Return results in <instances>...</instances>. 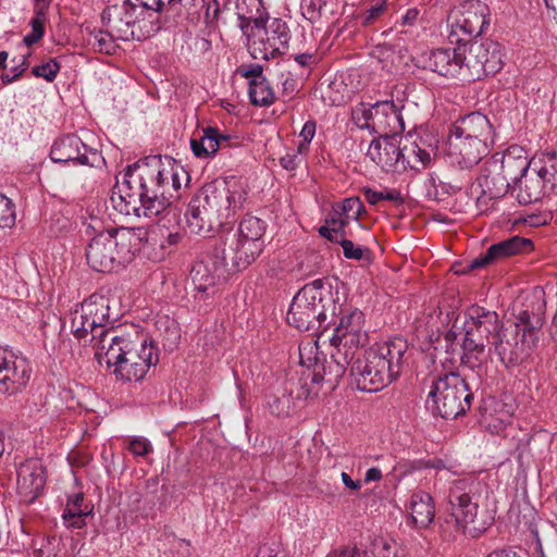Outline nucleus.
<instances>
[{
	"label": "nucleus",
	"mask_w": 557,
	"mask_h": 557,
	"mask_svg": "<svg viewBox=\"0 0 557 557\" xmlns=\"http://www.w3.org/2000/svg\"><path fill=\"white\" fill-rule=\"evenodd\" d=\"M292 396L286 393H283L281 396H272L268 400L271 413L277 417L288 416L292 410Z\"/></svg>",
	"instance_id": "nucleus-41"
},
{
	"label": "nucleus",
	"mask_w": 557,
	"mask_h": 557,
	"mask_svg": "<svg viewBox=\"0 0 557 557\" xmlns=\"http://www.w3.org/2000/svg\"><path fill=\"white\" fill-rule=\"evenodd\" d=\"M315 134V122L314 121H307L305 125L302 126V129L300 132V137L302 138L306 144H309Z\"/></svg>",
	"instance_id": "nucleus-62"
},
{
	"label": "nucleus",
	"mask_w": 557,
	"mask_h": 557,
	"mask_svg": "<svg viewBox=\"0 0 557 557\" xmlns=\"http://www.w3.org/2000/svg\"><path fill=\"white\" fill-rule=\"evenodd\" d=\"M400 141L401 138L395 135L380 136L371 141L367 157L385 172H403Z\"/></svg>",
	"instance_id": "nucleus-23"
},
{
	"label": "nucleus",
	"mask_w": 557,
	"mask_h": 557,
	"mask_svg": "<svg viewBox=\"0 0 557 557\" xmlns=\"http://www.w3.org/2000/svg\"><path fill=\"white\" fill-rule=\"evenodd\" d=\"M433 156H435L434 146L428 144L423 138L417 137V149L413 156L416 162H412V170L420 171L425 169L431 163Z\"/></svg>",
	"instance_id": "nucleus-40"
},
{
	"label": "nucleus",
	"mask_w": 557,
	"mask_h": 557,
	"mask_svg": "<svg viewBox=\"0 0 557 557\" xmlns=\"http://www.w3.org/2000/svg\"><path fill=\"white\" fill-rule=\"evenodd\" d=\"M387 11L384 1H376L368 10H366L360 16L359 21L362 26L372 25L377 18L384 15Z\"/></svg>",
	"instance_id": "nucleus-44"
},
{
	"label": "nucleus",
	"mask_w": 557,
	"mask_h": 557,
	"mask_svg": "<svg viewBox=\"0 0 557 557\" xmlns=\"http://www.w3.org/2000/svg\"><path fill=\"white\" fill-rule=\"evenodd\" d=\"M166 0H125L123 11L132 13L134 25H146L149 29V37L160 29L157 14L161 12Z\"/></svg>",
	"instance_id": "nucleus-28"
},
{
	"label": "nucleus",
	"mask_w": 557,
	"mask_h": 557,
	"mask_svg": "<svg viewBox=\"0 0 557 557\" xmlns=\"http://www.w3.org/2000/svg\"><path fill=\"white\" fill-rule=\"evenodd\" d=\"M490 25V9L480 0H465L447 16V38L450 44L470 42Z\"/></svg>",
	"instance_id": "nucleus-13"
},
{
	"label": "nucleus",
	"mask_w": 557,
	"mask_h": 557,
	"mask_svg": "<svg viewBox=\"0 0 557 557\" xmlns=\"http://www.w3.org/2000/svg\"><path fill=\"white\" fill-rule=\"evenodd\" d=\"M339 245L342 246L343 253L347 259L362 260L364 252L367 251L360 246H355L351 240L344 237V234L341 235Z\"/></svg>",
	"instance_id": "nucleus-49"
},
{
	"label": "nucleus",
	"mask_w": 557,
	"mask_h": 557,
	"mask_svg": "<svg viewBox=\"0 0 557 557\" xmlns=\"http://www.w3.org/2000/svg\"><path fill=\"white\" fill-rule=\"evenodd\" d=\"M115 320L116 318L110 313L109 299L91 295L73 312L71 330L77 339L86 338L90 333L95 352H99L100 346L108 345L110 338L116 335Z\"/></svg>",
	"instance_id": "nucleus-8"
},
{
	"label": "nucleus",
	"mask_w": 557,
	"mask_h": 557,
	"mask_svg": "<svg viewBox=\"0 0 557 557\" xmlns=\"http://www.w3.org/2000/svg\"><path fill=\"white\" fill-rule=\"evenodd\" d=\"M410 517L417 528H428L434 520L435 509L430 494L418 491L410 498Z\"/></svg>",
	"instance_id": "nucleus-34"
},
{
	"label": "nucleus",
	"mask_w": 557,
	"mask_h": 557,
	"mask_svg": "<svg viewBox=\"0 0 557 557\" xmlns=\"http://www.w3.org/2000/svg\"><path fill=\"white\" fill-rule=\"evenodd\" d=\"M504 325L496 311L480 306L470 307L462 319L461 364L479 372L488 355L485 342L493 338Z\"/></svg>",
	"instance_id": "nucleus-6"
},
{
	"label": "nucleus",
	"mask_w": 557,
	"mask_h": 557,
	"mask_svg": "<svg viewBox=\"0 0 557 557\" xmlns=\"http://www.w3.org/2000/svg\"><path fill=\"white\" fill-rule=\"evenodd\" d=\"M408 343L395 337L364 351L354 359L350 375L359 391L374 393L392 383L408 360Z\"/></svg>",
	"instance_id": "nucleus-4"
},
{
	"label": "nucleus",
	"mask_w": 557,
	"mask_h": 557,
	"mask_svg": "<svg viewBox=\"0 0 557 557\" xmlns=\"http://www.w3.org/2000/svg\"><path fill=\"white\" fill-rule=\"evenodd\" d=\"M95 42L92 46L99 51L107 54H111L115 51L116 45L114 42L112 34L103 30H99L94 36Z\"/></svg>",
	"instance_id": "nucleus-45"
},
{
	"label": "nucleus",
	"mask_w": 557,
	"mask_h": 557,
	"mask_svg": "<svg viewBox=\"0 0 557 557\" xmlns=\"http://www.w3.org/2000/svg\"><path fill=\"white\" fill-rule=\"evenodd\" d=\"M255 557H288V555L276 544H263L258 548Z\"/></svg>",
	"instance_id": "nucleus-54"
},
{
	"label": "nucleus",
	"mask_w": 557,
	"mask_h": 557,
	"mask_svg": "<svg viewBox=\"0 0 557 557\" xmlns=\"http://www.w3.org/2000/svg\"><path fill=\"white\" fill-rule=\"evenodd\" d=\"M128 450L135 457H145L152 450V446L147 438L135 436L128 441Z\"/></svg>",
	"instance_id": "nucleus-47"
},
{
	"label": "nucleus",
	"mask_w": 557,
	"mask_h": 557,
	"mask_svg": "<svg viewBox=\"0 0 557 557\" xmlns=\"http://www.w3.org/2000/svg\"><path fill=\"white\" fill-rule=\"evenodd\" d=\"M546 313L545 290L536 286L522 293L513 302L511 315L495 334L488 349L508 370L529 358L543 334Z\"/></svg>",
	"instance_id": "nucleus-2"
},
{
	"label": "nucleus",
	"mask_w": 557,
	"mask_h": 557,
	"mask_svg": "<svg viewBox=\"0 0 557 557\" xmlns=\"http://www.w3.org/2000/svg\"><path fill=\"white\" fill-rule=\"evenodd\" d=\"M249 33L250 36L257 37L253 41L255 51L258 50L265 60L283 54L290 39L288 26L281 18H273L270 22L263 18V26L253 27Z\"/></svg>",
	"instance_id": "nucleus-17"
},
{
	"label": "nucleus",
	"mask_w": 557,
	"mask_h": 557,
	"mask_svg": "<svg viewBox=\"0 0 557 557\" xmlns=\"http://www.w3.org/2000/svg\"><path fill=\"white\" fill-rule=\"evenodd\" d=\"M355 358V356L347 354V350L343 351L341 348H333L330 360H326L324 357L323 360L320 357H315L311 384L318 385L321 382H325L330 385V389H334L346 373L347 368H351Z\"/></svg>",
	"instance_id": "nucleus-22"
},
{
	"label": "nucleus",
	"mask_w": 557,
	"mask_h": 557,
	"mask_svg": "<svg viewBox=\"0 0 557 557\" xmlns=\"http://www.w3.org/2000/svg\"><path fill=\"white\" fill-rule=\"evenodd\" d=\"M240 271L231 267V261L224 256L223 250L214 246L207 261L194 264L190 278L195 290L209 295L214 293L218 283L227 281L231 274Z\"/></svg>",
	"instance_id": "nucleus-15"
},
{
	"label": "nucleus",
	"mask_w": 557,
	"mask_h": 557,
	"mask_svg": "<svg viewBox=\"0 0 557 557\" xmlns=\"http://www.w3.org/2000/svg\"><path fill=\"white\" fill-rule=\"evenodd\" d=\"M532 249L533 243L531 239L521 236H512L491 245L486 251L474 258L468 268L469 270L482 269L500 262L511 256L529 252Z\"/></svg>",
	"instance_id": "nucleus-24"
},
{
	"label": "nucleus",
	"mask_w": 557,
	"mask_h": 557,
	"mask_svg": "<svg viewBox=\"0 0 557 557\" xmlns=\"http://www.w3.org/2000/svg\"><path fill=\"white\" fill-rule=\"evenodd\" d=\"M323 5L322 0H302V14L307 20L314 22L320 18Z\"/></svg>",
	"instance_id": "nucleus-48"
},
{
	"label": "nucleus",
	"mask_w": 557,
	"mask_h": 557,
	"mask_svg": "<svg viewBox=\"0 0 557 557\" xmlns=\"http://www.w3.org/2000/svg\"><path fill=\"white\" fill-rule=\"evenodd\" d=\"M465 81L480 79L483 75H494L503 67L502 48L493 40H471L461 44Z\"/></svg>",
	"instance_id": "nucleus-14"
},
{
	"label": "nucleus",
	"mask_w": 557,
	"mask_h": 557,
	"mask_svg": "<svg viewBox=\"0 0 557 557\" xmlns=\"http://www.w3.org/2000/svg\"><path fill=\"white\" fill-rule=\"evenodd\" d=\"M49 156L54 163L92 166L98 158V152L85 145L77 135L67 134L53 141Z\"/></svg>",
	"instance_id": "nucleus-19"
},
{
	"label": "nucleus",
	"mask_w": 557,
	"mask_h": 557,
	"mask_svg": "<svg viewBox=\"0 0 557 557\" xmlns=\"http://www.w3.org/2000/svg\"><path fill=\"white\" fill-rule=\"evenodd\" d=\"M454 45L456 47L453 50L449 48L432 50L425 59L424 67L445 77L465 81L462 62V50H465V47L461 44Z\"/></svg>",
	"instance_id": "nucleus-25"
},
{
	"label": "nucleus",
	"mask_w": 557,
	"mask_h": 557,
	"mask_svg": "<svg viewBox=\"0 0 557 557\" xmlns=\"http://www.w3.org/2000/svg\"><path fill=\"white\" fill-rule=\"evenodd\" d=\"M326 557H374L372 553L367 550H361L357 547H346L341 550H334L330 553Z\"/></svg>",
	"instance_id": "nucleus-56"
},
{
	"label": "nucleus",
	"mask_w": 557,
	"mask_h": 557,
	"mask_svg": "<svg viewBox=\"0 0 557 557\" xmlns=\"http://www.w3.org/2000/svg\"><path fill=\"white\" fill-rule=\"evenodd\" d=\"M330 338L333 348L347 350V354L357 356L360 349L368 344V334L363 330L364 315L362 311L355 309L341 315L338 323Z\"/></svg>",
	"instance_id": "nucleus-16"
},
{
	"label": "nucleus",
	"mask_w": 557,
	"mask_h": 557,
	"mask_svg": "<svg viewBox=\"0 0 557 557\" xmlns=\"http://www.w3.org/2000/svg\"><path fill=\"white\" fill-rule=\"evenodd\" d=\"M468 139L480 140L487 146L494 143V132L486 115L473 112L458 120L450 131Z\"/></svg>",
	"instance_id": "nucleus-29"
},
{
	"label": "nucleus",
	"mask_w": 557,
	"mask_h": 557,
	"mask_svg": "<svg viewBox=\"0 0 557 557\" xmlns=\"http://www.w3.org/2000/svg\"><path fill=\"white\" fill-rule=\"evenodd\" d=\"M84 225L86 233L92 236L85 251L87 263L103 273L119 271L132 262L147 235L143 228L104 230L102 221L95 216H89V222L85 221Z\"/></svg>",
	"instance_id": "nucleus-3"
},
{
	"label": "nucleus",
	"mask_w": 557,
	"mask_h": 557,
	"mask_svg": "<svg viewBox=\"0 0 557 557\" xmlns=\"http://www.w3.org/2000/svg\"><path fill=\"white\" fill-rule=\"evenodd\" d=\"M46 484V472L37 460L22 463L17 470V492L21 499L32 504L42 493Z\"/></svg>",
	"instance_id": "nucleus-26"
},
{
	"label": "nucleus",
	"mask_w": 557,
	"mask_h": 557,
	"mask_svg": "<svg viewBox=\"0 0 557 557\" xmlns=\"http://www.w3.org/2000/svg\"><path fill=\"white\" fill-rule=\"evenodd\" d=\"M236 15L239 21L242 32L250 36L253 27L263 26L262 2L261 0H235Z\"/></svg>",
	"instance_id": "nucleus-33"
},
{
	"label": "nucleus",
	"mask_w": 557,
	"mask_h": 557,
	"mask_svg": "<svg viewBox=\"0 0 557 557\" xmlns=\"http://www.w3.org/2000/svg\"><path fill=\"white\" fill-rule=\"evenodd\" d=\"M248 94L253 106L269 107L275 101V92L267 78L250 81Z\"/></svg>",
	"instance_id": "nucleus-36"
},
{
	"label": "nucleus",
	"mask_w": 557,
	"mask_h": 557,
	"mask_svg": "<svg viewBox=\"0 0 557 557\" xmlns=\"http://www.w3.org/2000/svg\"><path fill=\"white\" fill-rule=\"evenodd\" d=\"M183 239V235L180 233V232H175V233H169L168 236L165 237L164 242H162L161 246L164 248L166 246L171 247V246H176L177 244H180Z\"/></svg>",
	"instance_id": "nucleus-64"
},
{
	"label": "nucleus",
	"mask_w": 557,
	"mask_h": 557,
	"mask_svg": "<svg viewBox=\"0 0 557 557\" xmlns=\"http://www.w3.org/2000/svg\"><path fill=\"white\" fill-rule=\"evenodd\" d=\"M91 511H84L82 513H71L70 511H63L62 518L69 528L82 529L86 524V518Z\"/></svg>",
	"instance_id": "nucleus-51"
},
{
	"label": "nucleus",
	"mask_w": 557,
	"mask_h": 557,
	"mask_svg": "<svg viewBox=\"0 0 557 557\" xmlns=\"http://www.w3.org/2000/svg\"><path fill=\"white\" fill-rule=\"evenodd\" d=\"M187 225L191 233L208 236L210 232L222 224L215 215L210 213L209 209L203 207L193 198L186 212Z\"/></svg>",
	"instance_id": "nucleus-31"
},
{
	"label": "nucleus",
	"mask_w": 557,
	"mask_h": 557,
	"mask_svg": "<svg viewBox=\"0 0 557 557\" xmlns=\"http://www.w3.org/2000/svg\"><path fill=\"white\" fill-rule=\"evenodd\" d=\"M406 141L409 144L400 146V151L404 157H401L403 165H405V170L408 168L412 169V162H416L413 156L416 154L417 149V137L413 136L406 137Z\"/></svg>",
	"instance_id": "nucleus-50"
},
{
	"label": "nucleus",
	"mask_w": 557,
	"mask_h": 557,
	"mask_svg": "<svg viewBox=\"0 0 557 557\" xmlns=\"http://www.w3.org/2000/svg\"><path fill=\"white\" fill-rule=\"evenodd\" d=\"M95 357L99 363L104 362L109 369L113 368L112 373L116 380L123 382L143 380L150 367L159 361L157 348L152 343H136L119 335H113L108 345H101Z\"/></svg>",
	"instance_id": "nucleus-5"
},
{
	"label": "nucleus",
	"mask_w": 557,
	"mask_h": 557,
	"mask_svg": "<svg viewBox=\"0 0 557 557\" xmlns=\"http://www.w3.org/2000/svg\"><path fill=\"white\" fill-rule=\"evenodd\" d=\"M317 343H307L299 346L300 363L307 368L314 369L315 357H319Z\"/></svg>",
	"instance_id": "nucleus-46"
},
{
	"label": "nucleus",
	"mask_w": 557,
	"mask_h": 557,
	"mask_svg": "<svg viewBox=\"0 0 557 557\" xmlns=\"http://www.w3.org/2000/svg\"><path fill=\"white\" fill-rule=\"evenodd\" d=\"M490 147L480 140L468 139L450 132L447 140L446 158L454 166L470 169L487 156Z\"/></svg>",
	"instance_id": "nucleus-20"
},
{
	"label": "nucleus",
	"mask_w": 557,
	"mask_h": 557,
	"mask_svg": "<svg viewBox=\"0 0 557 557\" xmlns=\"http://www.w3.org/2000/svg\"><path fill=\"white\" fill-rule=\"evenodd\" d=\"M32 369L25 359L16 358L0 347V393L15 394L29 382Z\"/></svg>",
	"instance_id": "nucleus-21"
},
{
	"label": "nucleus",
	"mask_w": 557,
	"mask_h": 557,
	"mask_svg": "<svg viewBox=\"0 0 557 557\" xmlns=\"http://www.w3.org/2000/svg\"><path fill=\"white\" fill-rule=\"evenodd\" d=\"M134 18L132 13H125L123 11L119 18L112 21L111 29L115 33L116 39L140 41L149 38V29H146L147 26L134 25Z\"/></svg>",
	"instance_id": "nucleus-35"
},
{
	"label": "nucleus",
	"mask_w": 557,
	"mask_h": 557,
	"mask_svg": "<svg viewBox=\"0 0 557 557\" xmlns=\"http://www.w3.org/2000/svg\"><path fill=\"white\" fill-rule=\"evenodd\" d=\"M265 231V221L255 215H246L239 222L237 231L226 235L215 247L223 250L233 269L243 271L263 251Z\"/></svg>",
	"instance_id": "nucleus-9"
},
{
	"label": "nucleus",
	"mask_w": 557,
	"mask_h": 557,
	"mask_svg": "<svg viewBox=\"0 0 557 557\" xmlns=\"http://www.w3.org/2000/svg\"><path fill=\"white\" fill-rule=\"evenodd\" d=\"M83 503H84V494L76 493L73 496L69 497L64 511L71 510V513L72 512L73 513H76V512L82 513L84 511H91L90 509H88L87 506L83 507Z\"/></svg>",
	"instance_id": "nucleus-55"
},
{
	"label": "nucleus",
	"mask_w": 557,
	"mask_h": 557,
	"mask_svg": "<svg viewBox=\"0 0 557 557\" xmlns=\"http://www.w3.org/2000/svg\"><path fill=\"white\" fill-rule=\"evenodd\" d=\"M528 168L527 158H516L511 153H495L485 161L476 180L481 195L488 199L504 197L510 188V181H516Z\"/></svg>",
	"instance_id": "nucleus-11"
},
{
	"label": "nucleus",
	"mask_w": 557,
	"mask_h": 557,
	"mask_svg": "<svg viewBox=\"0 0 557 557\" xmlns=\"http://www.w3.org/2000/svg\"><path fill=\"white\" fill-rule=\"evenodd\" d=\"M332 307V315H335V302L329 290L324 288L321 280L306 284L293 298L286 321L299 331L314 334L326 331V310Z\"/></svg>",
	"instance_id": "nucleus-7"
},
{
	"label": "nucleus",
	"mask_w": 557,
	"mask_h": 557,
	"mask_svg": "<svg viewBox=\"0 0 557 557\" xmlns=\"http://www.w3.org/2000/svg\"><path fill=\"white\" fill-rule=\"evenodd\" d=\"M187 180V172L171 159L164 163L160 156H149L126 166L122 180L116 178L110 199L122 214L156 218L180 197Z\"/></svg>",
	"instance_id": "nucleus-1"
},
{
	"label": "nucleus",
	"mask_w": 557,
	"mask_h": 557,
	"mask_svg": "<svg viewBox=\"0 0 557 557\" xmlns=\"http://www.w3.org/2000/svg\"><path fill=\"white\" fill-rule=\"evenodd\" d=\"M232 136L222 133L218 127L207 126L201 129V135L190 139V148L197 158H209L220 148L230 146Z\"/></svg>",
	"instance_id": "nucleus-30"
},
{
	"label": "nucleus",
	"mask_w": 557,
	"mask_h": 557,
	"mask_svg": "<svg viewBox=\"0 0 557 557\" xmlns=\"http://www.w3.org/2000/svg\"><path fill=\"white\" fill-rule=\"evenodd\" d=\"M544 189L543 178L540 175H527L525 171L513 181L511 193L520 205H529L541 200Z\"/></svg>",
	"instance_id": "nucleus-32"
},
{
	"label": "nucleus",
	"mask_w": 557,
	"mask_h": 557,
	"mask_svg": "<svg viewBox=\"0 0 557 557\" xmlns=\"http://www.w3.org/2000/svg\"><path fill=\"white\" fill-rule=\"evenodd\" d=\"M460 336L461 339L463 341L462 321L461 318L458 315L455 318L451 327L444 335V339L447 344V350L449 349V346L453 347V345L457 342L458 337Z\"/></svg>",
	"instance_id": "nucleus-52"
},
{
	"label": "nucleus",
	"mask_w": 557,
	"mask_h": 557,
	"mask_svg": "<svg viewBox=\"0 0 557 557\" xmlns=\"http://www.w3.org/2000/svg\"><path fill=\"white\" fill-rule=\"evenodd\" d=\"M362 193L366 200L372 206L377 205L382 200H387L395 205L404 203V197L401 193L397 189L385 188L384 190L377 191L370 187H364L362 189Z\"/></svg>",
	"instance_id": "nucleus-39"
},
{
	"label": "nucleus",
	"mask_w": 557,
	"mask_h": 557,
	"mask_svg": "<svg viewBox=\"0 0 557 557\" xmlns=\"http://www.w3.org/2000/svg\"><path fill=\"white\" fill-rule=\"evenodd\" d=\"M201 208L206 207L210 213L215 215L220 221L223 216L228 215V211L242 206V195L232 193L227 184L223 181H214L206 184L195 195Z\"/></svg>",
	"instance_id": "nucleus-18"
},
{
	"label": "nucleus",
	"mask_w": 557,
	"mask_h": 557,
	"mask_svg": "<svg viewBox=\"0 0 557 557\" xmlns=\"http://www.w3.org/2000/svg\"><path fill=\"white\" fill-rule=\"evenodd\" d=\"M48 10L49 9L45 8H34V16L29 22L32 32L27 34L23 39L26 46L30 47L44 37Z\"/></svg>",
	"instance_id": "nucleus-37"
},
{
	"label": "nucleus",
	"mask_w": 557,
	"mask_h": 557,
	"mask_svg": "<svg viewBox=\"0 0 557 557\" xmlns=\"http://www.w3.org/2000/svg\"><path fill=\"white\" fill-rule=\"evenodd\" d=\"M237 72L245 78H251V81H261L265 78L262 74L263 69L259 64H252L249 67L240 66Z\"/></svg>",
	"instance_id": "nucleus-57"
},
{
	"label": "nucleus",
	"mask_w": 557,
	"mask_h": 557,
	"mask_svg": "<svg viewBox=\"0 0 557 557\" xmlns=\"http://www.w3.org/2000/svg\"><path fill=\"white\" fill-rule=\"evenodd\" d=\"M28 66L29 63L27 61V58L23 57L22 61L16 66L11 69L13 75H11L10 73H4L1 75V81L3 85H8L16 81L18 77L23 75V73L28 69Z\"/></svg>",
	"instance_id": "nucleus-53"
},
{
	"label": "nucleus",
	"mask_w": 557,
	"mask_h": 557,
	"mask_svg": "<svg viewBox=\"0 0 557 557\" xmlns=\"http://www.w3.org/2000/svg\"><path fill=\"white\" fill-rule=\"evenodd\" d=\"M319 234L329 239L332 243L339 244L341 236L336 233V230L329 225H323L319 228Z\"/></svg>",
	"instance_id": "nucleus-63"
},
{
	"label": "nucleus",
	"mask_w": 557,
	"mask_h": 557,
	"mask_svg": "<svg viewBox=\"0 0 557 557\" xmlns=\"http://www.w3.org/2000/svg\"><path fill=\"white\" fill-rule=\"evenodd\" d=\"M299 163L300 159L296 152L286 153L280 159V164L287 171L295 170Z\"/></svg>",
	"instance_id": "nucleus-60"
},
{
	"label": "nucleus",
	"mask_w": 557,
	"mask_h": 557,
	"mask_svg": "<svg viewBox=\"0 0 557 557\" xmlns=\"http://www.w3.org/2000/svg\"><path fill=\"white\" fill-rule=\"evenodd\" d=\"M15 223V209L14 203L0 194V227H12Z\"/></svg>",
	"instance_id": "nucleus-43"
},
{
	"label": "nucleus",
	"mask_w": 557,
	"mask_h": 557,
	"mask_svg": "<svg viewBox=\"0 0 557 557\" xmlns=\"http://www.w3.org/2000/svg\"><path fill=\"white\" fill-rule=\"evenodd\" d=\"M294 60L301 67H311L317 62L315 55L313 53H309V52L296 54L294 57Z\"/></svg>",
	"instance_id": "nucleus-61"
},
{
	"label": "nucleus",
	"mask_w": 557,
	"mask_h": 557,
	"mask_svg": "<svg viewBox=\"0 0 557 557\" xmlns=\"http://www.w3.org/2000/svg\"><path fill=\"white\" fill-rule=\"evenodd\" d=\"M375 103L368 107L364 103L358 104L352 109L351 117L354 123L361 129H368L376 134V125H374Z\"/></svg>",
	"instance_id": "nucleus-38"
},
{
	"label": "nucleus",
	"mask_w": 557,
	"mask_h": 557,
	"mask_svg": "<svg viewBox=\"0 0 557 557\" xmlns=\"http://www.w3.org/2000/svg\"><path fill=\"white\" fill-rule=\"evenodd\" d=\"M326 223H330L333 228L336 230V233L341 236L344 234V237L346 236L345 227L348 224V216L346 219L341 216L339 212H335L334 215L326 220Z\"/></svg>",
	"instance_id": "nucleus-58"
},
{
	"label": "nucleus",
	"mask_w": 557,
	"mask_h": 557,
	"mask_svg": "<svg viewBox=\"0 0 557 557\" xmlns=\"http://www.w3.org/2000/svg\"><path fill=\"white\" fill-rule=\"evenodd\" d=\"M472 399L473 395L466 380L457 372L434 379L428 395L433 412L446 420L465 414L470 409Z\"/></svg>",
	"instance_id": "nucleus-10"
},
{
	"label": "nucleus",
	"mask_w": 557,
	"mask_h": 557,
	"mask_svg": "<svg viewBox=\"0 0 557 557\" xmlns=\"http://www.w3.org/2000/svg\"><path fill=\"white\" fill-rule=\"evenodd\" d=\"M60 71V64L55 59H49L47 62L36 65L32 69L35 77H40L47 82H53Z\"/></svg>",
	"instance_id": "nucleus-42"
},
{
	"label": "nucleus",
	"mask_w": 557,
	"mask_h": 557,
	"mask_svg": "<svg viewBox=\"0 0 557 557\" xmlns=\"http://www.w3.org/2000/svg\"><path fill=\"white\" fill-rule=\"evenodd\" d=\"M403 100H384L375 102L374 125L380 136H398L405 131Z\"/></svg>",
	"instance_id": "nucleus-27"
},
{
	"label": "nucleus",
	"mask_w": 557,
	"mask_h": 557,
	"mask_svg": "<svg viewBox=\"0 0 557 557\" xmlns=\"http://www.w3.org/2000/svg\"><path fill=\"white\" fill-rule=\"evenodd\" d=\"M480 483L472 478L458 479L451 482L448 493V511L455 525L465 534L478 537L486 530L485 523H476L478 503L473 502V495Z\"/></svg>",
	"instance_id": "nucleus-12"
},
{
	"label": "nucleus",
	"mask_w": 557,
	"mask_h": 557,
	"mask_svg": "<svg viewBox=\"0 0 557 557\" xmlns=\"http://www.w3.org/2000/svg\"><path fill=\"white\" fill-rule=\"evenodd\" d=\"M362 203L359 200V198H348L343 202V212L345 214L354 213L355 218H358V214L360 213Z\"/></svg>",
	"instance_id": "nucleus-59"
}]
</instances>
